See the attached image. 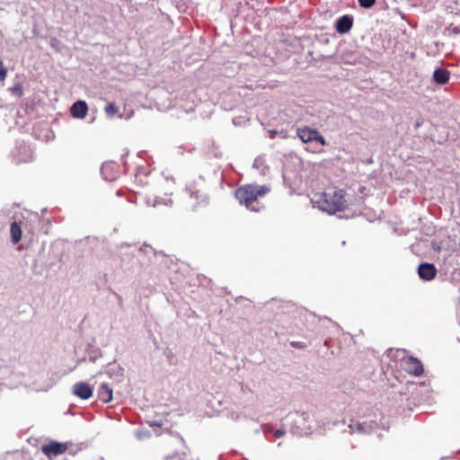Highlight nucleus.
<instances>
[{
	"instance_id": "obj_1",
	"label": "nucleus",
	"mask_w": 460,
	"mask_h": 460,
	"mask_svg": "<svg viewBox=\"0 0 460 460\" xmlns=\"http://www.w3.org/2000/svg\"><path fill=\"white\" fill-rule=\"evenodd\" d=\"M315 206L328 214L345 211L351 203L349 195L343 189L332 187L314 195Z\"/></svg>"
},
{
	"instance_id": "obj_2",
	"label": "nucleus",
	"mask_w": 460,
	"mask_h": 460,
	"mask_svg": "<svg viewBox=\"0 0 460 460\" xmlns=\"http://www.w3.org/2000/svg\"><path fill=\"white\" fill-rule=\"evenodd\" d=\"M270 191V188L267 185L244 184L235 190L234 198L240 205L244 206L248 210L260 212L264 208L260 202V199Z\"/></svg>"
},
{
	"instance_id": "obj_3",
	"label": "nucleus",
	"mask_w": 460,
	"mask_h": 460,
	"mask_svg": "<svg viewBox=\"0 0 460 460\" xmlns=\"http://www.w3.org/2000/svg\"><path fill=\"white\" fill-rule=\"evenodd\" d=\"M185 192L187 195H189L190 206L193 209H196L208 203L207 195L201 190L198 189L195 183L189 184L185 189Z\"/></svg>"
},
{
	"instance_id": "obj_4",
	"label": "nucleus",
	"mask_w": 460,
	"mask_h": 460,
	"mask_svg": "<svg viewBox=\"0 0 460 460\" xmlns=\"http://www.w3.org/2000/svg\"><path fill=\"white\" fill-rule=\"evenodd\" d=\"M296 135L301 139V141L303 143L315 141V142L321 144L322 146L326 145L325 138L315 128H311L307 126L298 128L296 129Z\"/></svg>"
},
{
	"instance_id": "obj_5",
	"label": "nucleus",
	"mask_w": 460,
	"mask_h": 460,
	"mask_svg": "<svg viewBox=\"0 0 460 460\" xmlns=\"http://www.w3.org/2000/svg\"><path fill=\"white\" fill-rule=\"evenodd\" d=\"M68 449L67 443L50 441L41 446V452L49 459L65 454Z\"/></svg>"
},
{
	"instance_id": "obj_6",
	"label": "nucleus",
	"mask_w": 460,
	"mask_h": 460,
	"mask_svg": "<svg viewBox=\"0 0 460 460\" xmlns=\"http://www.w3.org/2000/svg\"><path fill=\"white\" fill-rule=\"evenodd\" d=\"M402 364L407 373L415 376H420L424 372L421 362L414 357H406L402 358Z\"/></svg>"
},
{
	"instance_id": "obj_7",
	"label": "nucleus",
	"mask_w": 460,
	"mask_h": 460,
	"mask_svg": "<svg viewBox=\"0 0 460 460\" xmlns=\"http://www.w3.org/2000/svg\"><path fill=\"white\" fill-rule=\"evenodd\" d=\"M73 393L77 397L83 400H87L92 397L93 389L87 383L78 382L74 385Z\"/></svg>"
},
{
	"instance_id": "obj_8",
	"label": "nucleus",
	"mask_w": 460,
	"mask_h": 460,
	"mask_svg": "<svg viewBox=\"0 0 460 460\" xmlns=\"http://www.w3.org/2000/svg\"><path fill=\"white\" fill-rule=\"evenodd\" d=\"M418 273L420 279L429 281L436 277L437 269L433 264L424 262L419 266Z\"/></svg>"
},
{
	"instance_id": "obj_9",
	"label": "nucleus",
	"mask_w": 460,
	"mask_h": 460,
	"mask_svg": "<svg viewBox=\"0 0 460 460\" xmlns=\"http://www.w3.org/2000/svg\"><path fill=\"white\" fill-rule=\"evenodd\" d=\"M352 25L353 18L349 15H343L337 21L336 31L341 34H344L349 31Z\"/></svg>"
},
{
	"instance_id": "obj_10",
	"label": "nucleus",
	"mask_w": 460,
	"mask_h": 460,
	"mask_svg": "<svg viewBox=\"0 0 460 460\" xmlns=\"http://www.w3.org/2000/svg\"><path fill=\"white\" fill-rule=\"evenodd\" d=\"M88 111V106L84 101H77L71 107V114L75 118L84 119Z\"/></svg>"
},
{
	"instance_id": "obj_11",
	"label": "nucleus",
	"mask_w": 460,
	"mask_h": 460,
	"mask_svg": "<svg viewBox=\"0 0 460 460\" xmlns=\"http://www.w3.org/2000/svg\"><path fill=\"white\" fill-rule=\"evenodd\" d=\"M98 398L104 403L112 400V389L107 384H102L98 389Z\"/></svg>"
},
{
	"instance_id": "obj_12",
	"label": "nucleus",
	"mask_w": 460,
	"mask_h": 460,
	"mask_svg": "<svg viewBox=\"0 0 460 460\" xmlns=\"http://www.w3.org/2000/svg\"><path fill=\"white\" fill-rule=\"evenodd\" d=\"M450 73L444 68H437L433 73V80L438 84H445L449 81Z\"/></svg>"
},
{
	"instance_id": "obj_13",
	"label": "nucleus",
	"mask_w": 460,
	"mask_h": 460,
	"mask_svg": "<svg viewBox=\"0 0 460 460\" xmlns=\"http://www.w3.org/2000/svg\"><path fill=\"white\" fill-rule=\"evenodd\" d=\"M11 238L13 244L18 243L22 239V227L17 222H13L10 227Z\"/></svg>"
},
{
	"instance_id": "obj_14",
	"label": "nucleus",
	"mask_w": 460,
	"mask_h": 460,
	"mask_svg": "<svg viewBox=\"0 0 460 460\" xmlns=\"http://www.w3.org/2000/svg\"><path fill=\"white\" fill-rule=\"evenodd\" d=\"M444 33L447 36L456 37L460 34V26H456L451 23L445 29Z\"/></svg>"
},
{
	"instance_id": "obj_15",
	"label": "nucleus",
	"mask_w": 460,
	"mask_h": 460,
	"mask_svg": "<svg viewBox=\"0 0 460 460\" xmlns=\"http://www.w3.org/2000/svg\"><path fill=\"white\" fill-rule=\"evenodd\" d=\"M105 111L109 116H113L119 112V109L113 103H109L105 106Z\"/></svg>"
},
{
	"instance_id": "obj_16",
	"label": "nucleus",
	"mask_w": 460,
	"mask_h": 460,
	"mask_svg": "<svg viewBox=\"0 0 460 460\" xmlns=\"http://www.w3.org/2000/svg\"><path fill=\"white\" fill-rule=\"evenodd\" d=\"M376 0H358V4L363 8H371Z\"/></svg>"
},
{
	"instance_id": "obj_17",
	"label": "nucleus",
	"mask_w": 460,
	"mask_h": 460,
	"mask_svg": "<svg viewBox=\"0 0 460 460\" xmlns=\"http://www.w3.org/2000/svg\"><path fill=\"white\" fill-rule=\"evenodd\" d=\"M7 75L6 69L4 67L3 63L0 61V81L5 79Z\"/></svg>"
},
{
	"instance_id": "obj_18",
	"label": "nucleus",
	"mask_w": 460,
	"mask_h": 460,
	"mask_svg": "<svg viewBox=\"0 0 460 460\" xmlns=\"http://www.w3.org/2000/svg\"><path fill=\"white\" fill-rule=\"evenodd\" d=\"M290 345L293 348H296V349H304V348H305V344L304 342H300V341H291Z\"/></svg>"
},
{
	"instance_id": "obj_19",
	"label": "nucleus",
	"mask_w": 460,
	"mask_h": 460,
	"mask_svg": "<svg viewBox=\"0 0 460 460\" xmlns=\"http://www.w3.org/2000/svg\"><path fill=\"white\" fill-rule=\"evenodd\" d=\"M285 433L286 432L283 429H277L274 433V436L279 438H281L282 436H284Z\"/></svg>"
},
{
	"instance_id": "obj_20",
	"label": "nucleus",
	"mask_w": 460,
	"mask_h": 460,
	"mask_svg": "<svg viewBox=\"0 0 460 460\" xmlns=\"http://www.w3.org/2000/svg\"><path fill=\"white\" fill-rule=\"evenodd\" d=\"M110 167H111V164H103V165L102 166V173H104V172H105V171H106V170H108Z\"/></svg>"
},
{
	"instance_id": "obj_21",
	"label": "nucleus",
	"mask_w": 460,
	"mask_h": 460,
	"mask_svg": "<svg viewBox=\"0 0 460 460\" xmlns=\"http://www.w3.org/2000/svg\"><path fill=\"white\" fill-rule=\"evenodd\" d=\"M356 426H357V429H358V430H360V431H362V430H363V427H362V425H361L360 423H358Z\"/></svg>"
}]
</instances>
